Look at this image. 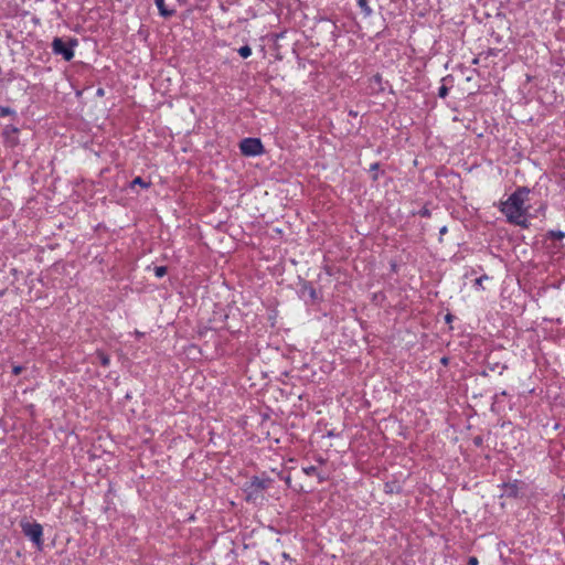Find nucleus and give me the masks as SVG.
Here are the masks:
<instances>
[{"label": "nucleus", "mask_w": 565, "mask_h": 565, "mask_svg": "<svg viewBox=\"0 0 565 565\" xmlns=\"http://www.w3.org/2000/svg\"><path fill=\"white\" fill-rule=\"evenodd\" d=\"M302 471L307 475V476H317L318 477V480L319 482H323L327 477L326 476H322L321 473H319L317 471V468L315 466H308V467H303L302 468Z\"/></svg>", "instance_id": "obj_6"}, {"label": "nucleus", "mask_w": 565, "mask_h": 565, "mask_svg": "<svg viewBox=\"0 0 565 565\" xmlns=\"http://www.w3.org/2000/svg\"><path fill=\"white\" fill-rule=\"evenodd\" d=\"M167 274V268L164 266H158L154 268V275L158 278L163 277Z\"/></svg>", "instance_id": "obj_9"}, {"label": "nucleus", "mask_w": 565, "mask_h": 565, "mask_svg": "<svg viewBox=\"0 0 565 565\" xmlns=\"http://www.w3.org/2000/svg\"><path fill=\"white\" fill-rule=\"evenodd\" d=\"M556 237L558 238H563L564 237V233L563 232H558L555 234Z\"/></svg>", "instance_id": "obj_18"}, {"label": "nucleus", "mask_w": 565, "mask_h": 565, "mask_svg": "<svg viewBox=\"0 0 565 565\" xmlns=\"http://www.w3.org/2000/svg\"><path fill=\"white\" fill-rule=\"evenodd\" d=\"M445 232H446V227H443V228L440 230V233L443 234V233H445Z\"/></svg>", "instance_id": "obj_20"}, {"label": "nucleus", "mask_w": 565, "mask_h": 565, "mask_svg": "<svg viewBox=\"0 0 565 565\" xmlns=\"http://www.w3.org/2000/svg\"><path fill=\"white\" fill-rule=\"evenodd\" d=\"M156 4L159 9V12L162 17H170L174 13V9L171 8L166 0H156Z\"/></svg>", "instance_id": "obj_5"}, {"label": "nucleus", "mask_w": 565, "mask_h": 565, "mask_svg": "<svg viewBox=\"0 0 565 565\" xmlns=\"http://www.w3.org/2000/svg\"><path fill=\"white\" fill-rule=\"evenodd\" d=\"M358 4L365 15H370L372 13V9L369 7L367 0H358Z\"/></svg>", "instance_id": "obj_7"}, {"label": "nucleus", "mask_w": 565, "mask_h": 565, "mask_svg": "<svg viewBox=\"0 0 565 565\" xmlns=\"http://www.w3.org/2000/svg\"><path fill=\"white\" fill-rule=\"evenodd\" d=\"M529 193V189L519 188L507 201L501 203L500 210L510 223L522 227L527 226Z\"/></svg>", "instance_id": "obj_1"}, {"label": "nucleus", "mask_w": 565, "mask_h": 565, "mask_svg": "<svg viewBox=\"0 0 565 565\" xmlns=\"http://www.w3.org/2000/svg\"><path fill=\"white\" fill-rule=\"evenodd\" d=\"M22 532L28 536L39 548L43 545V527L39 523L22 522Z\"/></svg>", "instance_id": "obj_3"}, {"label": "nucleus", "mask_w": 565, "mask_h": 565, "mask_svg": "<svg viewBox=\"0 0 565 565\" xmlns=\"http://www.w3.org/2000/svg\"><path fill=\"white\" fill-rule=\"evenodd\" d=\"M468 565H478L477 557H470L469 561H468Z\"/></svg>", "instance_id": "obj_15"}, {"label": "nucleus", "mask_w": 565, "mask_h": 565, "mask_svg": "<svg viewBox=\"0 0 565 565\" xmlns=\"http://www.w3.org/2000/svg\"><path fill=\"white\" fill-rule=\"evenodd\" d=\"M136 184L141 185L143 188H147L149 185V183H146L140 177H137L132 180L131 185Z\"/></svg>", "instance_id": "obj_11"}, {"label": "nucleus", "mask_w": 565, "mask_h": 565, "mask_svg": "<svg viewBox=\"0 0 565 565\" xmlns=\"http://www.w3.org/2000/svg\"><path fill=\"white\" fill-rule=\"evenodd\" d=\"M10 114V109L9 108H2L1 109V115H8Z\"/></svg>", "instance_id": "obj_17"}, {"label": "nucleus", "mask_w": 565, "mask_h": 565, "mask_svg": "<svg viewBox=\"0 0 565 565\" xmlns=\"http://www.w3.org/2000/svg\"><path fill=\"white\" fill-rule=\"evenodd\" d=\"M77 44L75 40L65 42L61 38H55L52 42V50L54 54L62 55L65 61H71L74 56V46Z\"/></svg>", "instance_id": "obj_2"}, {"label": "nucleus", "mask_w": 565, "mask_h": 565, "mask_svg": "<svg viewBox=\"0 0 565 565\" xmlns=\"http://www.w3.org/2000/svg\"><path fill=\"white\" fill-rule=\"evenodd\" d=\"M238 54L243 57V58H247L250 56L252 54V49L248 46V45H244L242 47H239L238 50Z\"/></svg>", "instance_id": "obj_8"}, {"label": "nucleus", "mask_w": 565, "mask_h": 565, "mask_svg": "<svg viewBox=\"0 0 565 565\" xmlns=\"http://www.w3.org/2000/svg\"><path fill=\"white\" fill-rule=\"evenodd\" d=\"M518 491V488L515 484L507 486L505 493L509 495H515Z\"/></svg>", "instance_id": "obj_12"}, {"label": "nucleus", "mask_w": 565, "mask_h": 565, "mask_svg": "<svg viewBox=\"0 0 565 565\" xmlns=\"http://www.w3.org/2000/svg\"><path fill=\"white\" fill-rule=\"evenodd\" d=\"M98 359H99L100 363H102L104 366L109 365V358H108L106 354H104V353L99 352V353H98Z\"/></svg>", "instance_id": "obj_10"}, {"label": "nucleus", "mask_w": 565, "mask_h": 565, "mask_svg": "<svg viewBox=\"0 0 565 565\" xmlns=\"http://www.w3.org/2000/svg\"><path fill=\"white\" fill-rule=\"evenodd\" d=\"M239 149L245 156H258L264 152V147L258 138H245L239 143Z\"/></svg>", "instance_id": "obj_4"}, {"label": "nucleus", "mask_w": 565, "mask_h": 565, "mask_svg": "<svg viewBox=\"0 0 565 565\" xmlns=\"http://www.w3.org/2000/svg\"><path fill=\"white\" fill-rule=\"evenodd\" d=\"M447 93H448L447 87H446V86H441V87L439 88L438 95H439L440 97H446Z\"/></svg>", "instance_id": "obj_14"}, {"label": "nucleus", "mask_w": 565, "mask_h": 565, "mask_svg": "<svg viewBox=\"0 0 565 565\" xmlns=\"http://www.w3.org/2000/svg\"><path fill=\"white\" fill-rule=\"evenodd\" d=\"M257 486L260 487V488H264V484L260 481L257 482Z\"/></svg>", "instance_id": "obj_19"}, {"label": "nucleus", "mask_w": 565, "mask_h": 565, "mask_svg": "<svg viewBox=\"0 0 565 565\" xmlns=\"http://www.w3.org/2000/svg\"><path fill=\"white\" fill-rule=\"evenodd\" d=\"M487 279H488V276H486V275H484V276H482V277L477 278V279L475 280V285H476V287H478V288H482V281H483V280H487Z\"/></svg>", "instance_id": "obj_13"}, {"label": "nucleus", "mask_w": 565, "mask_h": 565, "mask_svg": "<svg viewBox=\"0 0 565 565\" xmlns=\"http://www.w3.org/2000/svg\"><path fill=\"white\" fill-rule=\"evenodd\" d=\"M21 371H22V367H21V366H14V367H13V373H14V374H17V375H18V374H20V373H21Z\"/></svg>", "instance_id": "obj_16"}]
</instances>
